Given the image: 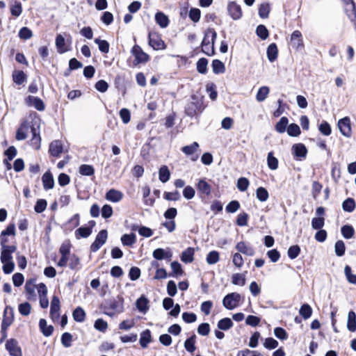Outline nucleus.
<instances>
[{
  "mask_svg": "<svg viewBox=\"0 0 356 356\" xmlns=\"http://www.w3.org/2000/svg\"><path fill=\"white\" fill-rule=\"evenodd\" d=\"M120 240L123 245L131 247L136 242V236L134 233L124 234Z\"/></svg>",
  "mask_w": 356,
  "mask_h": 356,
  "instance_id": "obj_32",
  "label": "nucleus"
},
{
  "mask_svg": "<svg viewBox=\"0 0 356 356\" xmlns=\"http://www.w3.org/2000/svg\"><path fill=\"white\" fill-rule=\"evenodd\" d=\"M86 312L80 306L76 307L72 312L73 319L78 323L83 322L86 319Z\"/></svg>",
  "mask_w": 356,
  "mask_h": 356,
  "instance_id": "obj_30",
  "label": "nucleus"
},
{
  "mask_svg": "<svg viewBox=\"0 0 356 356\" xmlns=\"http://www.w3.org/2000/svg\"><path fill=\"white\" fill-rule=\"evenodd\" d=\"M156 23L162 29L166 28L170 22L168 15L162 11H158L154 16Z\"/></svg>",
  "mask_w": 356,
  "mask_h": 356,
  "instance_id": "obj_23",
  "label": "nucleus"
},
{
  "mask_svg": "<svg viewBox=\"0 0 356 356\" xmlns=\"http://www.w3.org/2000/svg\"><path fill=\"white\" fill-rule=\"evenodd\" d=\"M123 197V194L121 191H118L114 188H111L108 190L106 193L105 198L110 202H120Z\"/></svg>",
  "mask_w": 356,
  "mask_h": 356,
  "instance_id": "obj_19",
  "label": "nucleus"
},
{
  "mask_svg": "<svg viewBox=\"0 0 356 356\" xmlns=\"http://www.w3.org/2000/svg\"><path fill=\"white\" fill-rule=\"evenodd\" d=\"M79 172L82 176H92L95 174V168L92 165L82 164L79 168Z\"/></svg>",
  "mask_w": 356,
  "mask_h": 356,
  "instance_id": "obj_42",
  "label": "nucleus"
},
{
  "mask_svg": "<svg viewBox=\"0 0 356 356\" xmlns=\"http://www.w3.org/2000/svg\"><path fill=\"white\" fill-rule=\"evenodd\" d=\"M312 308L307 303H304L300 308L299 314L304 319H308L312 314Z\"/></svg>",
  "mask_w": 356,
  "mask_h": 356,
  "instance_id": "obj_46",
  "label": "nucleus"
},
{
  "mask_svg": "<svg viewBox=\"0 0 356 356\" xmlns=\"http://www.w3.org/2000/svg\"><path fill=\"white\" fill-rule=\"evenodd\" d=\"M279 161L278 159L274 156L273 152H270L267 155V165L268 167L272 170H277L278 168Z\"/></svg>",
  "mask_w": 356,
  "mask_h": 356,
  "instance_id": "obj_47",
  "label": "nucleus"
},
{
  "mask_svg": "<svg viewBox=\"0 0 356 356\" xmlns=\"http://www.w3.org/2000/svg\"><path fill=\"white\" fill-rule=\"evenodd\" d=\"M31 309V304L29 302L20 303L18 305V310L21 315L26 316L30 314Z\"/></svg>",
  "mask_w": 356,
  "mask_h": 356,
  "instance_id": "obj_57",
  "label": "nucleus"
},
{
  "mask_svg": "<svg viewBox=\"0 0 356 356\" xmlns=\"http://www.w3.org/2000/svg\"><path fill=\"white\" fill-rule=\"evenodd\" d=\"M209 34H211V51H207V50H205V49H202V51L204 54H205L206 55H207L208 56H213L216 53L214 45H215L216 40L217 38V33L214 30V29L209 28L205 31V36H209Z\"/></svg>",
  "mask_w": 356,
  "mask_h": 356,
  "instance_id": "obj_16",
  "label": "nucleus"
},
{
  "mask_svg": "<svg viewBox=\"0 0 356 356\" xmlns=\"http://www.w3.org/2000/svg\"><path fill=\"white\" fill-rule=\"evenodd\" d=\"M60 308V299L58 296H54L51 298L50 307V317L54 320V314H56V318L60 317L59 310Z\"/></svg>",
  "mask_w": 356,
  "mask_h": 356,
  "instance_id": "obj_20",
  "label": "nucleus"
},
{
  "mask_svg": "<svg viewBox=\"0 0 356 356\" xmlns=\"http://www.w3.org/2000/svg\"><path fill=\"white\" fill-rule=\"evenodd\" d=\"M14 322V309L12 307L7 305L6 306L3 314V319L1 327L8 328Z\"/></svg>",
  "mask_w": 356,
  "mask_h": 356,
  "instance_id": "obj_12",
  "label": "nucleus"
},
{
  "mask_svg": "<svg viewBox=\"0 0 356 356\" xmlns=\"http://www.w3.org/2000/svg\"><path fill=\"white\" fill-rule=\"evenodd\" d=\"M199 144L197 142H193L192 144L189 145L184 146L181 148V151L187 156L193 155L198 149Z\"/></svg>",
  "mask_w": 356,
  "mask_h": 356,
  "instance_id": "obj_52",
  "label": "nucleus"
},
{
  "mask_svg": "<svg viewBox=\"0 0 356 356\" xmlns=\"http://www.w3.org/2000/svg\"><path fill=\"white\" fill-rule=\"evenodd\" d=\"M63 144L60 140H54L49 145V151L53 156H58L63 152Z\"/></svg>",
  "mask_w": 356,
  "mask_h": 356,
  "instance_id": "obj_22",
  "label": "nucleus"
},
{
  "mask_svg": "<svg viewBox=\"0 0 356 356\" xmlns=\"http://www.w3.org/2000/svg\"><path fill=\"white\" fill-rule=\"evenodd\" d=\"M94 42L98 45L99 50L101 52L107 54L109 51L110 44L107 40L95 38Z\"/></svg>",
  "mask_w": 356,
  "mask_h": 356,
  "instance_id": "obj_51",
  "label": "nucleus"
},
{
  "mask_svg": "<svg viewBox=\"0 0 356 356\" xmlns=\"http://www.w3.org/2000/svg\"><path fill=\"white\" fill-rule=\"evenodd\" d=\"M356 207V203L353 198L348 197L342 203V209L344 211L351 213Z\"/></svg>",
  "mask_w": 356,
  "mask_h": 356,
  "instance_id": "obj_40",
  "label": "nucleus"
},
{
  "mask_svg": "<svg viewBox=\"0 0 356 356\" xmlns=\"http://www.w3.org/2000/svg\"><path fill=\"white\" fill-rule=\"evenodd\" d=\"M241 300V296L237 292L227 294L222 299V305L228 310L237 307Z\"/></svg>",
  "mask_w": 356,
  "mask_h": 356,
  "instance_id": "obj_2",
  "label": "nucleus"
},
{
  "mask_svg": "<svg viewBox=\"0 0 356 356\" xmlns=\"http://www.w3.org/2000/svg\"><path fill=\"white\" fill-rule=\"evenodd\" d=\"M13 81L17 85H22L27 79L26 74L22 70H14L12 74Z\"/></svg>",
  "mask_w": 356,
  "mask_h": 356,
  "instance_id": "obj_29",
  "label": "nucleus"
},
{
  "mask_svg": "<svg viewBox=\"0 0 356 356\" xmlns=\"http://www.w3.org/2000/svg\"><path fill=\"white\" fill-rule=\"evenodd\" d=\"M270 12V6L269 3H262L258 9V15L262 19H266Z\"/></svg>",
  "mask_w": 356,
  "mask_h": 356,
  "instance_id": "obj_43",
  "label": "nucleus"
},
{
  "mask_svg": "<svg viewBox=\"0 0 356 356\" xmlns=\"http://www.w3.org/2000/svg\"><path fill=\"white\" fill-rule=\"evenodd\" d=\"M236 249L243 254L248 256H253L254 254V250L252 248L248 247L245 242L240 241L236 245Z\"/></svg>",
  "mask_w": 356,
  "mask_h": 356,
  "instance_id": "obj_33",
  "label": "nucleus"
},
{
  "mask_svg": "<svg viewBox=\"0 0 356 356\" xmlns=\"http://www.w3.org/2000/svg\"><path fill=\"white\" fill-rule=\"evenodd\" d=\"M55 44L57 51L60 54H64L70 50L65 47V40L61 34H58L56 35Z\"/></svg>",
  "mask_w": 356,
  "mask_h": 356,
  "instance_id": "obj_26",
  "label": "nucleus"
},
{
  "mask_svg": "<svg viewBox=\"0 0 356 356\" xmlns=\"http://www.w3.org/2000/svg\"><path fill=\"white\" fill-rule=\"evenodd\" d=\"M149 302L148 298L145 295H142L136 300V307L140 313L146 314L149 309Z\"/></svg>",
  "mask_w": 356,
  "mask_h": 356,
  "instance_id": "obj_17",
  "label": "nucleus"
},
{
  "mask_svg": "<svg viewBox=\"0 0 356 356\" xmlns=\"http://www.w3.org/2000/svg\"><path fill=\"white\" fill-rule=\"evenodd\" d=\"M123 302L124 298L120 295H118L116 298L105 300V305L107 308L118 312H122L123 311Z\"/></svg>",
  "mask_w": 356,
  "mask_h": 356,
  "instance_id": "obj_9",
  "label": "nucleus"
},
{
  "mask_svg": "<svg viewBox=\"0 0 356 356\" xmlns=\"http://www.w3.org/2000/svg\"><path fill=\"white\" fill-rule=\"evenodd\" d=\"M338 128L340 133L347 137L350 138L352 134V129L350 126V119L349 117H344L340 119L337 123Z\"/></svg>",
  "mask_w": 356,
  "mask_h": 356,
  "instance_id": "obj_11",
  "label": "nucleus"
},
{
  "mask_svg": "<svg viewBox=\"0 0 356 356\" xmlns=\"http://www.w3.org/2000/svg\"><path fill=\"white\" fill-rule=\"evenodd\" d=\"M170 178V172L167 165H162L159 170V179L162 183H166Z\"/></svg>",
  "mask_w": 356,
  "mask_h": 356,
  "instance_id": "obj_34",
  "label": "nucleus"
},
{
  "mask_svg": "<svg viewBox=\"0 0 356 356\" xmlns=\"http://www.w3.org/2000/svg\"><path fill=\"white\" fill-rule=\"evenodd\" d=\"M94 327L99 332H104L108 327V323L103 318H97L94 323Z\"/></svg>",
  "mask_w": 356,
  "mask_h": 356,
  "instance_id": "obj_62",
  "label": "nucleus"
},
{
  "mask_svg": "<svg viewBox=\"0 0 356 356\" xmlns=\"http://www.w3.org/2000/svg\"><path fill=\"white\" fill-rule=\"evenodd\" d=\"M196 186L197 191L200 193L204 194L207 196L211 194V187L210 184H209V183L207 182L204 179H200Z\"/></svg>",
  "mask_w": 356,
  "mask_h": 356,
  "instance_id": "obj_28",
  "label": "nucleus"
},
{
  "mask_svg": "<svg viewBox=\"0 0 356 356\" xmlns=\"http://www.w3.org/2000/svg\"><path fill=\"white\" fill-rule=\"evenodd\" d=\"M267 58L270 62H274L278 55V49L275 43H271L268 45L266 50Z\"/></svg>",
  "mask_w": 356,
  "mask_h": 356,
  "instance_id": "obj_27",
  "label": "nucleus"
},
{
  "mask_svg": "<svg viewBox=\"0 0 356 356\" xmlns=\"http://www.w3.org/2000/svg\"><path fill=\"white\" fill-rule=\"evenodd\" d=\"M319 131L324 136H328L332 133V129L330 124L327 122L323 120L318 125Z\"/></svg>",
  "mask_w": 356,
  "mask_h": 356,
  "instance_id": "obj_58",
  "label": "nucleus"
},
{
  "mask_svg": "<svg viewBox=\"0 0 356 356\" xmlns=\"http://www.w3.org/2000/svg\"><path fill=\"white\" fill-rule=\"evenodd\" d=\"M208 60L206 58H200L196 64L197 71L202 74H205L207 72Z\"/></svg>",
  "mask_w": 356,
  "mask_h": 356,
  "instance_id": "obj_48",
  "label": "nucleus"
},
{
  "mask_svg": "<svg viewBox=\"0 0 356 356\" xmlns=\"http://www.w3.org/2000/svg\"><path fill=\"white\" fill-rule=\"evenodd\" d=\"M131 54L134 56V64L136 65L145 63L149 60V56L145 53L142 48L138 45L135 44L131 49Z\"/></svg>",
  "mask_w": 356,
  "mask_h": 356,
  "instance_id": "obj_3",
  "label": "nucleus"
},
{
  "mask_svg": "<svg viewBox=\"0 0 356 356\" xmlns=\"http://www.w3.org/2000/svg\"><path fill=\"white\" fill-rule=\"evenodd\" d=\"M152 341V333L149 329H146L140 333L139 343L143 348H146Z\"/></svg>",
  "mask_w": 356,
  "mask_h": 356,
  "instance_id": "obj_24",
  "label": "nucleus"
},
{
  "mask_svg": "<svg viewBox=\"0 0 356 356\" xmlns=\"http://www.w3.org/2000/svg\"><path fill=\"white\" fill-rule=\"evenodd\" d=\"M291 44L293 49L300 50L303 49L304 43L302 33L300 31L296 30L291 35Z\"/></svg>",
  "mask_w": 356,
  "mask_h": 356,
  "instance_id": "obj_15",
  "label": "nucleus"
},
{
  "mask_svg": "<svg viewBox=\"0 0 356 356\" xmlns=\"http://www.w3.org/2000/svg\"><path fill=\"white\" fill-rule=\"evenodd\" d=\"M194 248L188 247L181 252L180 256L181 261L185 264L193 262L194 259Z\"/></svg>",
  "mask_w": 356,
  "mask_h": 356,
  "instance_id": "obj_25",
  "label": "nucleus"
},
{
  "mask_svg": "<svg viewBox=\"0 0 356 356\" xmlns=\"http://www.w3.org/2000/svg\"><path fill=\"white\" fill-rule=\"evenodd\" d=\"M234 325V323L232 322V319L225 317L222 319H220L217 324V327L219 330L227 331L229 330L231 327H232Z\"/></svg>",
  "mask_w": 356,
  "mask_h": 356,
  "instance_id": "obj_37",
  "label": "nucleus"
},
{
  "mask_svg": "<svg viewBox=\"0 0 356 356\" xmlns=\"http://www.w3.org/2000/svg\"><path fill=\"white\" fill-rule=\"evenodd\" d=\"M18 36L20 39L29 40L33 36V32L29 28L24 26L19 29Z\"/></svg>",
  "mask_w": 356,
  "mask_h": 356,
  "instance_id": "obj_60",
  "label": "nucleus"
},
{
  "mask_svg": "<svg viewBox=\"0 0 356 356\" xmlns=\"http://www.w3.org/2000/svg\"><path fill=\"white\" fill-rule=\"evenodd\" d=\"M227 10L228 15L233 20H238L243 16L241 7L235 1L228 2Z\"/></svg>",
  "mask_w": 356,
  "mask_h": 356,
  "instance_id": "obj_8",
  "label": "nucleus"
},
{
  "mask_svg": "<svg viewBox=\"0 0 356 356\" xmlns=\"http://www.w3.org/2000/svg\"><path fill=\"white\" fill-rule=\"evenodd\" d=\"M236 356H264L261 353L257 350H250L245 348L242 350H239Z\"/></svg>",
  "mask_w": 356,
  "mask_h": 356,
  "instance_id": "obj_64",
  "label": "nucleus"
},
{
  "mask_svg": "<svg viewBox=\"0 0 356 356\" xmlns=\"http://www.w3.org/2000/svg\"><path fill=\"white\" fill-rule=\"evenodd\" d=\"M188 17L194 23L198 22L201 17L200 10L197 8H191L188 13Z\"/></svg>",
  "mask_w": 356,
  "mask_h": 356,
  "instance_id": "obj_59",
  "label": "nucleus"
},
{
  "mask_svg": "<svg viewBox=\"0 0 356 356\" xmlns=\"http://www.w3.org/2000/svg\"><path fill=\"white\" fill-rule=\"evenodd\" d=\"M289 120L286 117H282L280 120L276 123L275 129L277 132L282 134L287 129Z\"/></svg>",
  "mask_w": 356,
  "mask_h": 356,
  "instance_id": "obj_39",
  "label": "nucleus"
},
{
  "mask_svg": "<svg viewBox=\"0 0 356 356\" xmlns=\"http://www.w3.org/2000/svg\"><path fill=\"white\" fill-rule=\"evenodd\" d=\"M344 273L347 278V280L350 284H356V275L353 274L352 269L350 266L346 265L344 268Z\"/></svg>",
  "mask_w": 356,
  "mask_h": 356,
  "instance_id": "obj_63",
  "label": "nucleus"
},
{
  "mask_svg": "<svg viewBox=\"0 0 356 356\" xmlns=\"http://www.w3.org/2000/svg\"><path fill=\"white\" fill-rule=\"evenodd\" d=\"M5 348L10 356H22V348L19 346L17 340L14 338L7 339Z\"/></svg>",
  "mask_w": 356,
  "mask_h": 356,
  "instance_id": "obj_7",
  "label": "nucleus"
},
{
  "mask_svg": "<svg viewBox=\"0 0 356 356\" xmlns=\"http://www.w3.org/2000/svg\"><path fill=\"white\" fill-rule=\"evenodd\" d=\"M26 104L29 106H33L39 111H43L45 109L44 102L38 97L29 95L25 99Z\"/></svg>",
  "mask_w": 356,
  "mask_h": 356,
  "instance_id": "obj_14",
  "label": "nucleus"
},
{
  "mask_svg": "<svg viewBox=\"0 0 356 356\" xmlns=\"http://www.w3.org/2000/svg\"><path fill=\"white\" fill-rule=\"evenodd\" d=\"M39 328L42 334L46 337L52 335L54 330V326L51 325H48L47 321L44 318L40 319Z\"/></svg>",
  "mask_w": 356,
  "mask_h": 356,
  "instance_id": "obj_21",
  "label": "nucleus"
},
{
  "mask_svg": "<svg viewBox=\"0 0 356 356\" xmlns=\"http://www.w3.org/2000/svg\"><path fill=\"white\" fill-rule=\"evenodd\" d=\"M269 91L270 89L268 86H261V88H259L256 95V99L257 100V102H264L266 99L269 93Z\"/></svg>",
  "mask_w": 356,
  "mask_h": 356,
  "instance_id": "obj_49",
  "label": "nucleus"
},
{
  "mask_svg": "<svg viewBox=\"0 0 356 356\" xmlns=\"http://www.w3.org/2000/svg\"><path fill=\"white\" fill-rule=\"evenodd\" d=\"M213 72L216 74H222L225 72V64L218 59H214L211 63Z\"/></svg>",
  "mask_w": 356,
  "mask_h": 356,
  "instance_id": "obj_38",
  "label": "nucleus"
},
{
  "mask_svg": "<svg viewBox=\"0 0 356 356\" xmlns=\"http://www.w3.org/2000/svg\"><path fill=\"white\" fill-rule=\"evenodd\" d=\"M300 248L298 245H293L290 246L287 251L288 257L291 259H296L300 253Z\"/></svg>",
  "mask_w": 356,
  "mask_h": 356,
  "instance_id": "obj_55",
  "label": "nucleus"
},
{
  "mask_svg": "<svg viewBox=\"0 0 356 356\" xmlns=\"http://www.w3.org/2000/svg\"><path fill=\"white\" fill-rule=\"evenodd\" d=\"M256 35L262 40H266L269 36V31L264 24H259L257 26L255 31Z\"/></svg>",
  "mask_w": 356,
  "mask_h": 356,
  "instance_id": "obj_45",
  "label": "nucleus"
},
{
  "mask_svg": "<svg viewBox=\"0 0 356 356\" xmlns=\"http://www.w3.org/2000/svg\"><path fill=\"white\" fill-rule=\"evenodd\" d=\"M334 252L337 256L342 257L346 252V245L343 241L339 240L335 243Z\"/></svg>",
  "mask_w": 356,
  "mask_h": 356,
  "instance_id": "obj_56",
  "label": "nucleus"
},
{
  "mask_svg": "<svg viewBox=\"0 0 356 356\" xmlns=\"http://www.w3.org/2000/svg\"><path fill=\"white\" fill-rule=\"evenodd\" d=\"M42 181L44 189L46 191L52 189L54 187V179L50 170L45 172L42 177Z\"/></svg>",
  "mask_w": 356,
  "mask_h": 356,
  "instance_id": "obj_18",
  "label": "nucleus"
},
{
  "mask_svg": "<svg viewBox=\"0 0 356 356\" xmlns=\"http://www.w3.org/2000/svg\"><path fill=\"white\" fill-rule=\"evenodd\" d=\"M347 328L350 332L356 331V314L353 310L348 312Z\"/></svg>",
  "mask_w": 356,
  "mask_h": 356,
  "instance_id": "obj_35",
  "label": "nucleus"
},
{
  "mask_svg": "<svg viewBox=\"0 0 356 356\" xmlns=\"http://www.w3.org/2000/svg\"><path fill=\"white\" fill-rule=\"evenodd\" d=\"M195 339L196 336L193 334L184 341L185 349L191 353H193L196 350Z\"/></svg>",
  "mask_w": 356,
  "mask_h": 356,
  "instance_id": "obj_44",
  "label": "nucleus"
},
{
  "mask_svg": "<svg viewBox=\"0 0 356 356\" xmlns=\"http://www.w3.org/2000/svg\"><path fill=\"white\" fill-rule=\"evenodd\" d=\"M256 196H257V198L260 202H266L268 199L269 194H268V192L266 188H265L264 187L260 186V187L257 188V189L256 191Z\"/></svg>",
  "mask_w": 356,
  "mask_h": 356,
  "instance_id": "obj_53",
  "label": "nucleus"
},
{
  "mask_svg": "<svg viewBox=\"0 0 356 356\" xmlns=\"http://www.w3.org/2000/svg\"><path fill=\"white\" fill-rule=\"evenodd\" d=\"M220 259V254L219 252L216 250H212L209 252L207 255V262L210 264L213 265L216 264Z\"/></svg>",
  "mask_w": 356,
  "mask_h": 356,
  "instance_id": "obj_54",
  "label": "nucleus"
},
{
  "mask_svg": "<svg viewBox=\"0 0 356 356\" xmlns=\"http://www.w3.org/2000/svg\"><path fill=\"white\" fill-rule=\"evenodd\" d=\"M152 257L156 260H163L165 259L167 261H170L172 257V252L170 248L163 249L161 248H159L155 249L152 252Z\"/></svg>",
  "mask_w": 356,
  "mask_h": 356,
  "instance_id": "obj_13",
  "label": "nucleus"
},
{
  "mask_svg": "<svg viewBox=\"0 0 356 356\" xmlns=\"http://www.w3.org/2000/svg\"><path fill=\"white\" fill-rule=\"evenodd\" d=\"M286 131L288 135L291 137H297L301 134L300 127L296 123H291L289 124Z\"/></svg>",
  "mask_w": 356,
  "mask_h": 356,
  "instance_id": "obj_50",
  "label": "nucleus"
},
{
  "mask_svg": "<svg viewBox=\"0 0 356 356\" xmlns=\"http://www.w3.org/2000/svg\"><path fill=\"white\" fill-rule=\"evenodd\" d=\"M32 138L31 140V145L36 149H40L41 138L39 132L37 131L34 127H31Z\"/></svg>",
  "mask_w": 356,
  "mask_h": 356,
  "instance_id": "obj_36",
  "label": "nucleus"
},
{
  "mask_svg": "<svg viewBox=\"0 0 356 356\" xmlns=\"http://www.w3.org/2000/svg\"><path fill=\"white\" fill-rule=\"evenodd\" d=\"M47 202L44 199H39L36 201L34 206V210L38 213H42L47 208Z\"/></svg>",
  "mask_w": 356,
  "mask_h": 356,
  "instance_id": "obj_61",
  "label": "nucleus"
},
{
  "mask_svg": "<svg viewBox=\"0 0 356 356\" xmlns=\"http://www.w3.org/2000/svg\"><path fill=\"white\" fill-rule=\"evenodd\" d=\"M204 109L202 99L195 95H192L191 101L185 106V113L187 116L193 118L202 113Z\"/></svg>",
  "mask_w": 356,
  "mask_h": 356,
  "instance_id": "obj_1",
  "label": "nucleus"
},
{
  "mask_svg": "<svg viewBox=\"0 0 356 356\" xmlns=\"http://www.w3.org/2000/svg\"><path fill=\"white\" fill-rule=\"evenodd\" d=\"M148 44L154 50L165 49L166 45L156 32L149 31L148 33Z\"/></svg>",
  "mask_w": 356,
  "mask_h": 356,
  "instance_id": "obj_4",
  "label": "nucleus"
},
{
  "mask_svg": "<svg viewBox=\"0 0 356 356\" xmlns=\"http://www.w3.org/2000/svg\"><path fill=\"white\" fill-rule=\"evenodd\" d=\"M96 225V222L95 220H90L87 225H84L80 227H79L74 232V235L76 239H80L81 238H88L90 236L92 232V229Z\"/></svg>",
  "mask_w": 356,
  "mask_h": 356,
  "instance_id": "obj_5",
  "label": "nucleus"
},
{
  "mask_svg": "<svg viewBox=\"0 0 356 356\" xmlns=\"http://www.w3.org/2000/svg\"><path fill=\"white\" fill-rule=\"evenodd\" d=\"M172 272L169 274L170 277H177L184 274V270L181 264L177 261L171 262L170 264Z\"/></svg>",
  "mask_w": 356,
  "mask_h": 356,
  "instance_id": "obj_31",
  "label": "nucleus"
},
{
  "mask_svg": "<svg viewBox=\"0 0 356 356\" xmlns=\"http://www.w3.org/2000/svg\"><path fill=\"white\" fill-rule=\"evenodd\" d=\"M307 148L303 143L293 144L291 147V153L295 159L301 161L306 158L307 154Z\"/></svg>",
  "mask_w": 356,
  "mask_h": 356,
  "instance_id": "obj_10",
  "label": "nucleus"
},
{
  "mask_svg": "<svg viewBox=\"0 0 356 356\" xmlns=\"http://www.w3.org/2000/svg\"><path fill=\"white\" fill-rule=\"evenodd\" d=\"M341 233L345 238L350 239L354 236L355 229L351 225L347 224L341 227Z\"/></svg>",
  "mask_w": 356,
  "mask_h": 356,
  "instance_id": "obj_41",
  "label": "nucleus"
},
{
  "mask_svg": "<svg viewBox=\"0 0 356 356\" xmlns=\"http://www.w3.org/2000/svg\"><path fill=\"white\" fill-rule=\"evenodd\" d=\"M108 238V232L106 229H102L97 234L94 242L90 245V251L95 252L105 244Z\"/></svg>",
  "mask_w": 356,
  "mask_h": 356,
  "instance_id": "obj_6",
  "label": "nucleus"
}]
</instances>
